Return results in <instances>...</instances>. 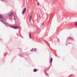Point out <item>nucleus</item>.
<instances>
[{
	"label": "nucleus",
	"mask_w": 77,
	"mask_h": 77,
	"mask_svg": "<svg viewBox=\"0 0 77 77\" xmlns=\"http://www.w3.org/2000/svg\"><path fill=\"white\" fill-rule=\"evenodd\" d=\"M75 26H77V22H75Z\"/></svg>",
	"instance_id": "9d476101"
},
{
	"label": "nucleus",
	"mask_w": 77,
	"mask_h": 77,
	"mask_svg": "<svg viewBox=\"0 0 77 77\" xmlns=\"http://www.w3.org/2000/svg\"><path fill=\"white\" fill-rule=\"evenodd\" d=\"M30 34H31H31H32V32H31Z\"/></svg>",
	"instance_id": "f3484780"
},
{
	"label": "nucleus",
	"mask_w": 77,
	"mask_h": 77,
	"mask_svg": "<svg viewBox=\"0 0 77 77\" xmlns=\"http://www.w3.org/2000/svg\"><path fill=\"white\" fill-rule=\"evenodd\" d=\"M69 39H70V40H71L72 41H74V39L72 37H69Z\"/></svg>",
	"instance_id": "39448f33"
},
{
	"label": "nucleus",
	"mask_w": 77,
	"mask_h": 77,
	"mask_svg": "<svg viewBox=\"0 0 77 77\" xmlns=\"http://www.w3.org/2000/svg\"><path fill=\"white\" fill-rule=\"evenodd\" d=\"M31 51H33V48L32 49Z\"/></svg>",
	"instance_id": "f8f14e48"
},
{
	"label": "nucleus",
	"mask_w": 77,
	"mask_h": 77,
	"mask_svg": "<svg viewBox=\"0 0 77 77\" xmlns=\"http://www.w3.org/2000/svg\"><path fill=\"white\" fill-rule=\"evenodd\" d=\"M36 71H37L36 69H35L33 70L34 72H36Z\"/></svg>",
	"instance_id": "1a4fd4ad"
},
{
	"label": "nucleus",
	"mask_w": 77,
	"mask_h": 77,
	"mask_svg": "<svg viewBox=\"0 0 77 77\" xmlns=\"http://www.w3.org/2000/svg\"><path fill=\"white\" fill-rule=\"evenodd\" d=\"M29 21L30 22H31V20H32V15L29 17Z\"/></svg>",
	"instance_id": "423d86ee"
},
{
	"label": "nucleus",
	"mask_w": 77,
	"mask_h": 77,
	"mask_svg": "<svg viewBox=\"0 0 77 77\" xmlns=\"http://www.w3.org/2000/svg\"><path fill=\"white\" fill-rule=\"evenodd\" d=\"M13 27L14 29H18L19 28V26H13Z\"/></svg>",
	"instance_id": "20e7f679"
},
{
	"label": "nucleus",
	"mask_w": 77,
	"mask_h": 77,
	"mask_svg": "<svg viewBox=\"0 0 77 77\" xmlns=\"http://www.w3.org/2000/svg\"><path fill=\"white\" fill-rule=\"evenodd\" d=\"M37 6H39V3H38L37 4Z\"/></svg>",
	"instance_id": "ddd939ff"
},
{
	"label": "nucleus",
	"mask_w": 77,
	"mask_h": 77,
	"mask_svg": "<svg viewBox=\"0 0 77 77\" xmlns=\"http://www.w3.org/2000/svg\"><path fill=\"white\" fill-rule=\"evenodd\" d=\"M3 16L2 15H0V18L1 20H0V21H2V23H3V20H4V19L3 18Z\"/></svg>",
	"instance_id": "f257e3e1"
},
{
	"label": "nucleus",
	"mask_w": 77,
	"mask_h": 77,
	"mask_svg": "<svg viewBox=\"0 0 77 77\" xmlns=\"http://www.w3.org/2000/svg\"><path fill=\"white\" fill-rule=\"evenodd\" d=\"M1 1H2V2H4V0H1Z\"/></svg>",
	"instance_id": "4468645a"
},
{
	"label": "nucleus",
	"mask_w": 77,
	"mask_h": 77,
	"mask_svg": "<svg viewBox=\"0 0 77 77\" xmlns=\"http://www.w3.org/2000/svg\"><path fill=\"white\" fill-rule=\"evenodd\" d=\"M33 51H36V49L33 48Z\"/></svg>",
	"instance_id": "0eeeda50"
},
{
	"label": "nucleus",
	"mask_w": 77,
	"mask_h": 77,
	"mask_svg": "<svg viewBox=\"0 0 77 77\" xmlns=\"http://www.w3.org/2000/svg\"><path fill=\"white\" fill-rule=\"evenodd\" d=\"M29 37L31 39V34H30L29 35Z\"/></svg>",
	"instance_id": "9b49d317"
},
{
	"label": "nucleus",
	"mask_w": 77,
	"mask_h": 77,
	"mask_svg": "<svg viewBox=\"0 0 77 77\" xmlns=\"http://www.w3.org/2000/svg\"><path fill=\"white\" fill-rule=\"evenodd\" d=\"M26 8H25L23 10L22 12V14H24L26 12Z\"/></svg>",
	"instance_id": "7ed1b4c3"
},
{
	"label": "nucleus",
	"mask_w": 77,
	"mask_h": 77,
	"mask_svg": "<svg viewBox=\"0 0 77 77\" xmlns=\"http://www.w3.org/2000/svg\"><path fill=\"white\" fill-rule=\"evenodd\" d=\"M58 41H59V38L58 39Z\"/></svg>",
	"instance_id": "2eb2a0df"
},
{
	"label": "nucleus",
	"mask_w": 77,
	"mask_h": 77,
	"mask_svg": "<svg viewBox=\"0 0 77 77\" xmlns=\"http://www.w3.org/2000/svg\"><path fill=\"white\" fill-rule=\"evenodd\" d=\"M43 24H44V22L43 23L42 25H43Z\"/></svg>",
	"instance_id": "dca6fc26"
},
{
	"label": "nucleus",
	"mask_w": 77,
	"mask_h": 77,
	"mask_svg": "<svg viewBox=\"0 0 77 77\" xmlns=\"http://www.w3.org/2000/svg\"><path fill=\"white\" fill-rule=\"evenodd\" d=\"M53 60V59L52 58H51V63H52V61Z\"/></svg>",
	"instance_id": "6e6552de"
},
{
	"label": "nucleus",
	"mask_w": 77,
	"mask_h": 77,
	"mask_svg": "<svg viewBox=\"0 0 77 77\" xmlns=\"http://www.w3.org/2000/svg\"><path fill=\"white\" fill-rule=\"evenodd\" d=\"M14 20H15V18H14Z\"/></svg>",
	"instance_id": "a211bd4d"
},
{
	"label": "nucleus",
	"mask_w": 77,
	"mask_h": 77,
	"mask_svg": "<svg viewBox=\"0 0 77 77\" xmlns=\"http://www.w3.org/2000/svg\"><path fill=\"white\" fill-rule=\"evenodd\" d=\"M12 14H13V13L12 12V11H11L8 13V15L9 16H11L12 15Z\"/></svg>",
	"instance_id": "f03ea898"
}]
</instances>
